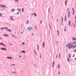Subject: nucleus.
Returning a JSON list of instances; mask_svg holds the SVG:
<instances>
[{
  "label": "nucleus",
  "mask_w": 76,
  "mask_h": 76,
  "mask_svg": "<svg viewBox=\"0 0 76 76\" xmlns=\"http://www.w3.org/2000/svg\"><path fill=\"white\" fill-rule=\"evenodd\" d=\"M71 44V42L69 43L67 45H66V47H67L69 45V49H71L72 48H76V44L74 47V45H73V44Z\"/></svg>",
  "instance_id": "1"
},
{
  "label": "nucleus",
  "mask_w": 76,
  "mask_h": 76,
  "mask_svg": "<svg viewBox=\"0 0 76 76\" xmlns=\"http://www.w3.org/2000/svg\"><path fill=\"white\" fill-rule=\"evenodd\" d=\"M28 29L29 31H31V29H32V27H31V28L28 27L27 28Z\"/></svg>",
  "instance_id": "2"
},
{
  "label": "nucleus",
  "mask_w": 76,
  "mask_h": 76,
  "mask_svg": "<svg viewBox=\"0 0 76 76\" xmlns=\"http://www.w3.org/2000/svg\"><path fill=\"white\" fill-rule=\"evenodd\" d=\"M45 46V43L43 42V48H44V47Z\"/></svg>",
  "instance_id": "3"
},
{
  "label": "nucleus",
  "mask_w": 76,
  "mask_h": 76,
  "mask_svg": "<svg viewBox=\"0 0 76 76\" xmlns=\"http://www.w3.org/2000/svg\"><path fill=\"white\" fill-rule=\"evenodd\" d=\"M1 50H5V51H7V50H6V49H5L4 48H1Z\"/></svg>",
  "instance_id": "4"
},
{
  "label": "nucleus",
  "mask_w": 76,
  "mask_h": 76,
  "mask_svg": "<svg viewBox=\"0 0 76 76\" xmlns=\"http://www.w3.org/2000/svg\"><path fill=\"white\" fill-rule=\"evenodd\" d=\"M67 20V17L65 15V21H66V20Z\"/></svg>",
  "instance_id": "5"
},
{
  "label": "nucleus",
  "mask_w": 76,
  "mask_h": 76,
  "mask_svg": "<svg viewBox=\"0 0 76 76\" xmlns=\"http://www.w3.org/2000/svg\"><path fill=\"white\" fill-rule=\"evenodd\" d=\"M2 7H5L6 8V6L4 5H2Z\"/></svg>",
  "instance_id": "6"
},
{
  "label": "nucleus",
  "mask_w": 76,
  "mask_h": 76,
  "mask_svg": "<svg viewBox=\"0 0 76 76\" xmlns=\"http://www.w3.org/2000/svg\"><path fill=\"white\" fill-rule=\"evenodd\" d=\"M71 56V55H70V54H69V55L68 56L69 58H71V56Z\"/></svg>",
  "instance_id": "7"
},
{
  "label": "nucleus",
  "mask_w": 76,
  "mask_h": 76,
  "mask_svg": "<svg viewBox=\"0 0 76 76\" xmlns=\"http://www.w3.org/2000/svg\"><path fill=\"white\" fill-rule=\"evenodd\" d=\"M67 0H66L65 1V5L66 6L67 5Z\"/></svg>",
  "instance_id": "8"
},
{
  "label": "nucleus",
  "mask_w": 76,
  "mask_h": 76,
  "mask_svg": "<svg viewBox=\"0 0 76 76\" xmlns=\"http://www.w3.org/2000/svg\"><path fill=\"white\" fill-rule=\"evenodd\" d=\"M72 40L73 41H75V40H76V38H73L72 39Z\"/></svg>",
  "instance_id": "9"
},
{
  "label": "nucleus",
  "mask_w": 76,
  "mask_h": 76,
  "mask_svg": "<svg viewBox=\"0 0 76 76\" xmlns=\"http://www.w3.org/2000/svg\"><path fill=\"white\" fill-rule=\"evenodd\" d=\"M15 11V9H12V12H13Z\"/></svg>",
  "instance_id": "10"
},
{
  "label": "nucleus",
  "mask_w": 76,
  "mask_h": 76,
  "mask_svg": "<svg viewBox=\"0 0 76 76\" xmlns=\"http://www.w3.org/2000/svg\"><path fill=\"white\" fill-rule=\"evenodd\" d=\"M28 23H29V20H27L26 24H28Z\"/></svg>",
  "instance_id": "11"
},
{
  "label": "nucleus",
  "mask_w": 76,
  "mask_h": 76,
  "mask_svg": "<svg viewBox=\"0 0 76 76\" xmlns=\"http://www.w3.org/2000/svg\"><path fill=\"white\" fill-rule=\"evenodd\" d=\"M53 66H54V61H53Z\"/></svg>",
  "instance_id": "12"
},
{
  "label": "nucleus",
  "mask_w": 76,
  "mask_h": 76,
  "mask_svg": "<svg viewBox=\"0 0 76 76\" xmlns=\"http://www.w3.org/2000/svg\"><path fill=\"white\" fill-rule=\"evenodd\" d=\"M4 36H5V37H8L9 36L6 34H4Z\"/></svg>",
  "instance_id": "13"
},
{
  "label": "nucleus",
  "mask_w": 76,
  "mask_h": 76,
  "mask_svg": "<svg viewBox=\"0 0 76 76\" xmlns=\"http://www.w3.org/2000/svg\"><path fill=\"white\" fill-rule=\"evenodd\" d=\"M7 58H10L11 59L13 58H12L9 57H7Z\"/></svg>",
  "instance_id": "14"
},
{
  "label": "nucleus",
  "mask_w": 76,
  "mask_h": 76,
  "mask_svg": "<svg viewBox=\"0 0 76 76\" xmlns=\"http://www.w3.org/2000/svg\"><path fill=\"white\" fill-rule=\"evenodd\" d=\"M64 31H65V32L66 31H67L66 28H64Z\"/></svg>",
  "instance_id": "15"
},
{
  "label": "nucleus",
  "mask_w": 76,
  "mask_h": 76,
  "mask_svg": "<svg viewBox=\"0 0 76 76\" xmlns=\"http://www.w3.org/2000/svg\"><path fill=\"white\" fill-rule=\"evenodd\" d=\"M49 28H50V29H51V26H50V23H49Z\"/></svg>",
  "instance_id": "16"
},
{
  "label": "nucleus",
  "mask_w": 76,
  "mask_h": 76,
  "mask_svg": "<svg viewBox=\"0 0 76 76\" xmlns=\"http://www.w3.org/2000/svg\"><path fill=\"white\" fill-rule=\"evenodd\" d=\"M18 10L19 12L21 11V10L20 9H18Z\"/></svg>",
  "instance_id": "17"
},
{
  "label": "nucleus",
  "mask_w": 76,
  "mask_h": 76,
  "mask_svg": "<svg viewBox=\"0 0 76 76\" xmlns=\"http://www.w3.org/2000/svg\"><path fill=\"white\" fill-rule=\"evenodd\" d=\"M34 16H35L36 17H37V14H36V13L34 14Z\"/></svg>",
  "instance_id": "18"
},
{
  "label": "nucleus",
  "mask_w": 76,
  "mask_h": 76,
  "mask_svg": "<svg viewBox=\"0 0 76 76\" xmlns=\"http://www.w3.org/2000/svg\"><path fill=\"white\" fill-rule=\"evenodd\" d=\"M24 10V9L23 8L22 9V12H23V11Z\"/></svg>",
  "instance_id": "19"
},
{
  "label": "nucleus",
  "mask_w": 76,
  "mask_h": 76,
  "mask_svg": "<svg viewBox=\"0 0 76 76\" xmlns=\"http://www.w3.org/2000/svg\"><path fill=\"white\" fill-rule=\"evenodd\" d=\"M0 45H3V43H0Z\"/></svg>",
  "instance_id": "20"
},
{
  "label": "nucleus",
  "mask_w": 76,
  "mask_h": 76,
  "mask_svg": "<svg viewBox=\"0 0 76 76\" xmlns=\"http://www.w3.org/2000/svg\"><path fill=\"white\" fill-rule=\"evenodd\" d=\"M10 19H11V20H14V19H12V18H10Z\"/></svg>",
  "instance_id": "21"
},
{
  "label": "nucleus",
  "mask_w": 76,
  "mask_h": 76,
  "mask_svg": "<svg viewBox=\"0 0 76 76\" xmlns=\"http://www.w3.org/2000/svg\"><path fill=\"white\" fill-rule=\"evenodd\" d=\"M34 52H35V54L36 55H37V53L35 51H34Z\"/></svg>",
  "instance_id": "22"
},
{
  "label": "nucleus",
  "mask_w": 76,
  "mask_h": 76,
  "mask_svg": "<svg viewBox=\"0 0 76 76\" xmlns=\"http://www.w3.org/2000/svg\"><path fill=\"white\" fill-rule=\"evenodd\" d=\"M73 52H75L76 53V49H75V50H74V51H73Z\"/></svg>",
  "instance_id": "23"
},
{
  "label": "nucleus",
  "mask_w": 76,
  "mask_h": 76,
  "mask_svg": "<svg viewBox=\"0 0 76 76\" xmlns=\"http://www.w3.org/2000/svg\"><path fill=\"white\" fill-rule=\"evenodd\" d=\"M69 25L70 26V21H69Z\"/></svg>",
  "instance_id": "24"
},
{
  "label": "nucleus",
  "mask_w": 76,
  "mask_h": 76,
  "mask_svg": "<svg viewBox=\"0 0 76 76\" xmlns=\"http://www.w3.org/2000/svg\"><path fill=\"white\" fill-rule=\"evenodd\" d=\"M58 69H60V65L59 64H58Z\"/></svg>",
  "instance_id": "25"
},
{
  "label": "nucleus",
  "mask_w": 76,
  "mask_h": 76,
  "mask_svg": "<svg viewBox=\"0 0 76 76\" xmlns=\"http://www.w3.org/2000/svg\"><path fill=\"white\" fill-rule=\"evenodd\" d=\"M76 42H73L72 43V44H76Z\"/></svg>",
  "instance_id": "26"
},
{
  "label": "nucleus",
  "mask_w": 76,
  "mask_h": 76,
  "mask_svg": "<svg viewBox=\"0 0 76 76\" xmlns=\"http://www.w3.org/2000/svg\"><path fill=\"white\" fill-rule=\"evenodd\" d=\"M74 13H75V11H73V12L72 13L73 15H74Z\"/></svg>",
  "instance_id": "27"
},
{
  "label": "nucleus",
  "mask_w": 76,
  "mask_h": 76,
  "mask_svg": "<svg viewBox=\"0 0 76 76\" xmlns=\"http://www.w3.org/2000/svg\"><path fill=\"white\" fill-rule=\"evenodd\" d=\"M69 15H70V12H69L68 13V16H69Z\"/></svg>",
  "instance_id": "28"
},
{
  "label": "nucleus",
  "mask_w": 76,
  "mask_h": 76,
  "mask_svg": "<svg viewBox=\"0 0 76 76\" xmlns=\"http://www.w3.org/2000/svg\"><path fill=\"white\" fill-rule=\"evenodd\" d=\"M21 52H22V53H25V51H21Z\"/></svg>",
  "instance_id": "29"
},
{
  "label": "nucleus",
  "mask_w": 76,
  "mask_h": 76,
  "mask_svg": "<svg viewBox=\"0 0 76 76\" xmlns=\"http://www.w3.org/2000/svg\"><path fill=\"white\" fill-rule=\"evenodd\" d=\"M37 48H38V49H39V46L37 45Z\"/></svg>",
  "instance_id": "30"
},
{
  "label": "nucleus",
  "mask_w": 76,
  "mask_h": 76,
  "mask_svg": "<svg viewBox=\"0 0 76 76\" xmlns=\"http://www.w3.org/2000/svg\"><path fill=\"white\" fill-rule=\"evenodd\" d=\"M75 57V55H73V56H72V57Z\"/></svg>",
  "instance_id": "31"
},
{
  "label": "nucleus",
  "mask_w": 76,
  "mask_h": 76,
  "mask_svg": "<svg viewBox=\"0 0 76 76\" xmlns=\"http://www.w3.org/2000/svg\"><path fill=\"white\" fill-rule=\"evenodd\" d=\"M0 16H2V14H1V13H0Z\"/></svg>",
  "instance_id": "32"
},
{
  "label": "nucleus",
  "mask_w": 76,
  "mask_h": 76,
  "mask_svg": "<svg viewBox=\"0 0 76 76\" xmlns=\"http://www.w3.org/2000/svg\"><path fill=\"white\" fill-rule=\"evenodd\" d=\"M11 66H15V64H12L11 65Z\"/></svg>",
  "instance_id": "33"
},
{
  "label": "nucleus",
  "mask_w": 76,
  "mask_h": 76,
  "mask_svg": "<svg viewBox=\"0 0 76 76\" xmlns=\"http://www.w3.org/2000/svg\"><path fill=\"white\" fill-rule=\"evenodd\" d=\"M0 7H2V5H0Z\"/></svg>",
  "instance_id": "34"
},
{
  "label": "nucleus",
  "mask_w": 76,
  "mask_h": 76,
  "mask_svg": "<svg viewBox=\"0 0 76 76\" xmlns=\"http://www.w3.org/2000/svg\"><path fill=\"white\" fill-rule=\"evenodd\" d=\"M5 29V28H1V29Z\"/></svg>",
  "instance_id": "35"
},
{
  "label": "nucleus",
  "mask_w": 76,
  "mask_h": 76,
  "mask_svg": "<svg viewBox=\"0 0 76 76\" xmlns=\"http://www.w3.org/2000/svg\"><path fill=\"white\" fill-rule=\"evenodd\" d=\"M3 46H5V47H6V45H4V44H3Z\"/></svg>",
  "instance_id": "36"
},
{
  "label": "nucleus",
  "mask_w": 76,
  "mask_h": 76,
  "mask_svg": "<svg viewBox=\"0 0 76 76\" xmlns=\"http://www.w3.org/2000/svg\"><path fill=\"white\" fill-rule=\"evenodd\" d=\"M72 10L73 11V12H74V11H75V10H74V8H72Z\"/></svg>",
  "instance_id": "37"
},
{
  "label": "nucleus",
  "mask_w": 76,
  "mask_h": 76,
  "mask_svg": "<svg viewBox=\"0 0 76 76\" xmlns=\"http://www.w3.org/2000/svg\"><path fill=\"white\" fill-rule=\"evenodd\" d=\"M68 61H70V60H69V59L68 58Z\"/></svg>",
  "instance_id": "38"
},
{
  "label": "nucleus",
  "mask_w": 76,
  "mask_h": 76,
  "mask_svg": "<svg viewBox=\"0 0 76 76\" xmlns=\"http://www.w3.org/2000/svg\"><path fill=\"white\" fill-rule=\"evenodd\" d=\"M60 54L59 53V57L60 58Z\"/></svg>",
  "instance_id": "39"
},
{
  "label": "nucleus",
  "mask_w": 76,
  "mask_h": 76,
  "mask_svg": "<svg viewBox=\"0 0 76 76\" xmlns=\"http://www.w3.org/2000/svg\"><path fill=\"white\" fill-rule=\"evenodd\" d=\"M58 75H60V71H59Z\"/></svg>",
  "instance_id": "40"
},
{
  "label": "nucleus",
  "mask_w": 76,
  "mask_h": 76,
  "mask_svg": "<svg viewBox=\"0 0 76 76\" xmlns=\"http://www.w3.org/2000/svg\"><path fill=\"white\" fill-rule=\"evenodd\" d=\"M19 12H18L17 13V14L18 15H19Z\"/></svg>",
  "instance_id": "41"
},
{
  "label": "nucleus",
  "mask_w": 76,
  "mask_h": 76,
  "mask_svg": "<svg viewBox=\"0 0 76 76\" xmlns=\"http://www.w3.org/2000/svg\"><path fill=\"white\" fill-rule=\"evenodd\" d=\"M5 28V29H7L8 28L7 27H5V28Z\"/></svg>",
  "instance_id": "42"
},
{
  "label": "nucleus",
  "mask_w": 76,
  "mask_h": 76,
  "mask_svg": "<svg viewBox=\"0 0 76 76\" xmlns=\"http://www.w3.org/2000/svg\"><path fill=\"white\" fill-rule=\"evenodd\" d=\"M62 18V21H63V17H61Z\"/></svg>",
  "instance_id": "43"
},
{
  "label": "nucleus",
  "mask_w": 76,
  "mask_h": 76,
  "mask_svg": "<svg viewBox=\"0 0 76 76\" xmlns=\"http://www.w3.org/2000/svg\"><path fill=\"white\" fill-rule=\"evenodd\" d=\"M25 44V43H23V45H24Z\"/></svg>",
  "instance_id": "44"
},
{
  "label": "nucleus",
  "mask_w": 76,
  "mask_h": 76,
  "mask_svg": "<svg viewBox=\"0 0 76 76\" xmlns=\"http://www.w3.org/2000/svg\"><path fill=\"white\" fill-rule=\"evenodd\" d=\"M12 37H15V38H16V37H15V36H13V35H12Z\"/></svg>",
  "instance_id": "45"
},
{
  "label": "nucleus",
  "mask_w": 76,
  "mask_h": 76,
  "mask_svg": "<svg viewBox=\"0 0 76 76\" xmlns=\"http://www.w3.org/2000/svg\"><path fill=\"white\" fill-rule=\"evenodd\" d=\"M41 22H40V23H42V21H41V20H40Z\"/></svg>",
  "instance_id": "46"
},
{
  "label": "nucleus",
  "mask_w": 76,
  "mask_h": 76,
  "mask_svg": "<svg viewBox=\"0 0 76 76\" xmlns=\"http://www.w3.org/2000/svg\"><path fill=\"white\" fill-rule=\"evenodd\" d=\"M40 58H41V55H40Z\"/></svg>",
  "instance_id": "47"
},
{
  "label": "nucleus",
  "mask_w": 76,
  "mask_h": 76,
  "mask_svg": "<svg viewBox=\"0 0 76 76\" xmlns=\"http://www.w3.org/2000/svg\"><path fill=\"white\" fill-rule=\"evenodd\" d=\"M7 31H9V30L8 29H7V30H6Z\"/></svg>",
  "instance_id": "48"
},
{
  "label": "nucleus",
  "mask_w": 76,
  "mask_h": 76,
  "mask_svg": "<svg viewBox=\"0 0 76 76\" xmlns=\"http://www.w3.org/2000/svg\"><path fill=\"white\" fill-rule=\"evenodd\" d=\"M22 57L21 56H19V58H20V57Z\"/></svg>",
  "instance_id": "49"
},
{
  "label": "nucleus",
  "mask_w": 76,
  "mask_h": 76,
  "mask_svg": "<svg viewBox=\"0 0 76 76\" xmlns=\"http://www.w3.org/2000/svg\"><path fill=\"white\" fill-rule=\"evenodd\" d=\"M75 26H76V25L74 24V28H75Z\"/></svg>",
  "instance_id": "50"
},
{
  "label": "nucleus",
  "mask_w": 76,
  "mask_h": 76,
  "mask_svg": "<svg viewBox=\"0 0 76 76\" xmlns=\"http://www.w3.org/2000/svg\"><path fill=\"white\" fill-rule=\"evenodd\" d=\"M11 18H13V17L12 16H10Z\"/></svg>",
  "instance_id": "51"
},
{
  "label": "nucleus",
  "mask_w": 76,
  "mask_h": 76,
  "mask_svg": "<svg viewBox=\"0 0 76 76\" xmlns=\"http://www.w3.org/2000/svg\"><path fill=\"white\" fill-rule=\"evenodd\" d=\"M76 15L75 16V19H76Z\"/></svg>",
  "instance_id": "52"
},
{
  "label": "nucleus",
  "mask_w": 76,
  "mask_h": 76,
  "mask_svg": "<svg viewBox=\"0 0 76 76\" xmlns=\"http://www.w3.org/2000/svg\"><path fill=\"white\" fill-rule=\"evenodd\" d=\"M9 31H10V32H11V30H9Z\"/></svg>",
  "instance_id": "53"
},
{
  "label": "nucleus",
  "mask_w": 76,
  "mask_h": 76,
  "mask_svg": "<svg viewBox=\"0 0 76 76\" xmlns=\"http://www.w3.org/2000/svg\"><path fill=\"white\" fill-rule=\"evenodd\" d=\"M58 34V31L57 30Z\"/></svg>",
  "instance_id": "54"
},
{
  "label": "nucleus",
  "mask_w": 76,
  "mask_h": 76,
  "mask_svg": "<svg viewBox=\"0 0 76 76\" xmlns=\"http://www.w3.org/2000/svg\"><path fill=\"white\" fill-rule=\"evenodd\" d=\"M73 26V24H72V26H71V27L72 28V26Z\"/></svg>",
  "instance_id": "55"
},
{
  "label": "nucleus",
  "mask_w": 76,
  "mask_h": 76,
  "mask_svg": "<svg viewBox=\"0 0 76 76\" xmlns=\"http://www.w3.org/2000/svg\"><path fill=\"white\" fill-rule=\"evenodd\" d=\"M12 73H16V72H12Z\"/></svg>",
  "instance_id": "56"
},
{
  "label": "nucleus",
  "mask_w": 76,
  "mask_h": 76,
  "mask_svg": "<svg viewBox=\"0 0 76 76\" xmlns=\"http://www.w3.org/2000/svg\"><path fill=\"white\" fill-rule=\"evenodd\" d=\"M34 34H32V36H34Z\"/></svg>",
  "instance_id": "57"
},
{
  "label": "nucleus",
  "mask_w": 76,
  "mask_h": 76,
  "mask_svg": "<svg viewBox=\"0 0 76 76\" xmlns=\"http://www.w3.org/2000/svg\"><path fill=\"white\" fill-rule=\"evenodd\" d=\"M18 1V0H15V1Z\"/></svg>",
  "instance_id": "58"
},
{
  "label": "nucleus",
  "mask_w": 76,
  "mask_h": 76,
  "mask_svg": "<svg viewBox=\"0 0 76 76\" xmlns=\"http://www.w3.org/2000/svg\"><path fill=\"white\" fill-rule=\"evenodd\" d=\"M58 36H59V34H58Z\"/></svg>",
  "instance_id": "59"
},
{
  "label": "nucleus",
  "mask_w": 76,
  "mask_h": 76,
  "mask_svg": "<svg viewBox=\"0 0 76 76\" xmlns=\"http://www.w3.org/2000/svg\"><path fill=\"white\" fill-rule=\"evenodd\" d=\"M0 39H1V37H0Z\"/></svg>",
  "instance_id": "60"
},
{
  "label": "nucleus",
  "mask_w": 76,
  "mask_h": 76,
  "mask_svg": "<svg viewBox=\"0 0 76 76\" xmlns=\"http://www.w3.org/2000/svg\"><path fill=\"white\" fill-rule=\"evenodd\" d=\"M57 55L56 56V58H57Z\"/></svg>",
  "instance_id": "61"
},
{
  "label": "nucleus",
  "mask_w": 76,
  "mask_h": 76,
  "mask_svg": "<svg viewBox=\"0 0 76 76\" xmlns=\"http://www.w3.org/2000/svg\"><path fill=\"white\" fill-rule=\"evenodd\" d=\"M69 10V8H68V10H67V11H68Z\"/></svg>",
  "instance_id": "62"
},
{
  "label": "nucleus",
  "mask_w": 76,
  "mask_h": 76,
  "mask_svg": "<svg viewBox=\"0 0 76 76\" xmlns=\"http://www.w3.org/2000/svg\"><path fill=\"white\" fill-rule=\"evenodd\" d=\"M10 45H12V44H10Z\"/></svg>",
  "instance_id": "63"
},
{
  "label": "nucleus",
  "mask_w": 76,
  "mask_h": 76,
  "mask_svg": "<svg viewBox=\"0 0 76 76\" xmlns=\"http://www.w3.org/2000/svg\"><path fill=\"white\" fill-rule=\"evenodd\" d=\"M75 60H76V58H75Z\"/></svg>",
  "instance_id": "64"
}]
</instances>
